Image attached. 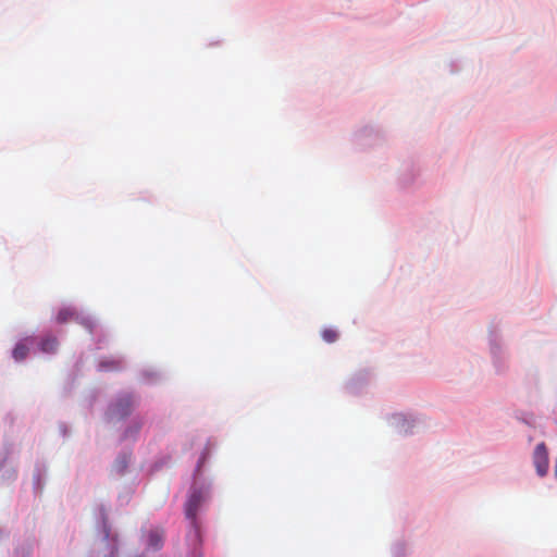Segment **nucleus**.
Here are the masks:
<instances>
[{
  "instance_id": "1",
  "label": "nucleus",
  "mask_w": 557,
  "mask_h": 557,
  "mask_svg": "<svg viewBox=\"0 0 557 557\" xmlns=\"http://www.w3.org/2000/svg\"><path fill=\"white\" fill-rule=\"evenodd\" d=\"M533 465L539 476L543 478L549 469L548 449L544 442L537 444L532 455Z\"/></svg>"
},
{
  "instance_id": "9",
  "label": "nucleus",
  "mask_w": 557,
  "mask_h": 557,
  "mask_svg": "<svg viewBox=\"0 0 557 557\" xmlns=\"http://www.w3.org/2000/svg\"><path fill=\"white\" fill-rule=\"evenodd\" d=\"M121 366V362L120 361H116V360H112L110 362H101L100 363V367L104 370H115V369H119Z\"/></svg>"
},
{
  "instance_id": "5",
  "label": "nucleus",
  "mask_w": 557,
  "mask_h": 557,
  "mask_svg": "<svg viewBox=\"0 0 557 557\" xmlns=\"http://www.w3.org/2000/svg\"><path fill=\"white\" fill-rule=\"evenodd\" d=\"M28 354V347L23 344V343H18L15 348L13 349V358L16 360V361H22L26 358Z\"/></svg>"
},
{
  "instance_id": "8",
  "label": "nucleus",
  "mask_w": 557,
  "mask_h": 557,
  "mask_svg": "<svg viewBox=\"0 0 557 557\" xmlns=\"http://www.w3.org/2000/svg\"><path fill=\"white\" fill-rule=\"evenodd\" d=\"M162 543L161 536L157 532H151L149 535V545L159 548Z\"/></svg>"
},
{
  "instance_id": "10",
  "label": "nucleus",
  "mask_w": 557,
  "mask_h": 557,
  "mask_svg": "<svg viewBox=\"0 0 557 557\" xmlns=\"http://www.w3.org/2000/svg\"><path fill=\"white\" fill-rule=\"evenodd\" d=\"M206 457H207V453H203L201 458H200V460H199L198 467H200L205 462Z\"/></svg>"
},
{
  "instance_id": "3",
  "label": "nucleus",
  "mask_w": 557,
  "mask_h": 557,
  "mask_svg": "<svg viewBox=\"0 0 557 557\" xmlns=\"http://www.w3.org/2000/svg\"><path fill=\"white\" fill-rule=\"evenodd\" d=\"M133 406V398L129 395H123L110 407V414L112 418L123 419L131 413Z\"/></svg>"
},
{
  "instance_id": "7",
  "label": "nucleus",
  "mask_w": 557,
  "mask_h": 557,
  "mask_svg": "<svg viewBox=\"0 0 557 557\" xmlns=\"http://www.w3.org/2000/svg\"><path fill=\"white\" fill-rule=\"evenodd\" d=\"M337 337H338V334L333 329H325L322 331V338L326 343H334L337 339Z\"/></svg>"
},
{
  "instance_id": "6",
  "label": "nucleus",
  "mask_w": 557,
  "mask_h": 557,
  "mask_svg": "<svg viewBox=\"0 0 557 557\" xmlns=\"http://www.w3.org/2000/svg\"><path fill=\"white\" fill-rule=\"evenodd\" d=\"M75 315V311L71 308H63L57 314V321L59 323H65L72 320Z\"/></svg>"
},
{
  "instance_id": "11",
  "label": "nucleus",
  "mask_w": 557,
  "mask_h": 557,
  "mask_svg": "<svg viewBox=\"0 0 557 557\" xmlns=\"http://www.w3.org/2000/svg\"><path fill=\"white\" fill-rule=\"evenodd\" d=\"M555 474H556V476H557V458H556Z\"/></svg>"
},
{
  "instance_id": "4",
  "label": "nucleus",
  "mask_w": 557,
  "mask_h": 557,
  "mask_svg": "<svg viewBox=\"0 0 557 557\" xmlns=\"http://www.w3.org/2000/svg\"><path fill=\"white\" fill-rule=\"evenodd\" d=\"M58 348V341L55 337H47L41 341L40 349L44 352H54Z\"/></svg>"
},
{
  "instance_id": "2",
  "label": "nucleus",
  "mask_w": 557,
  "mask_h": 557,
  "mask_svg": "<svg viewBox=\"0 0 557 557\" xmlns=\"http://www.w3.org/2000/svg\"><path fill=\"white\" fill-rule=\"evenodd\" d=\"M205 500V496L201 491L195 490L190 493L186 505H185V515L186 518L191 521V524L197 530V512Z\"/></svg>"
}]
</instances>
